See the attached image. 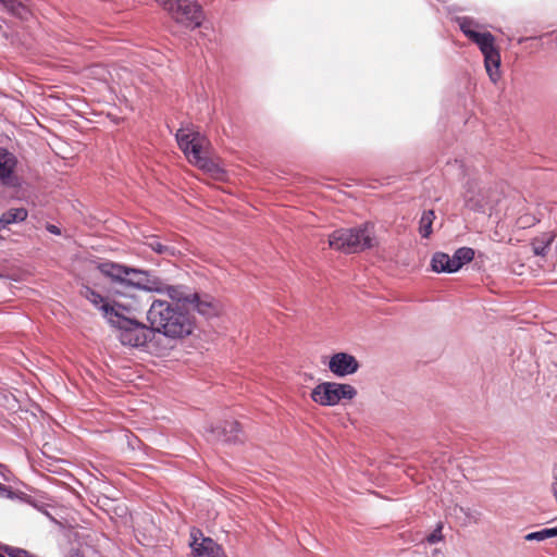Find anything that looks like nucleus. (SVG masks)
I'll return each mask as SVG.
<instances>
[{
  "mask_svg": "<svg viewBox=\"0 0 557 557\" xmlns=\"http://www.w3.org/2000/svg\"><path fill=\"white\" fill-rule=\"evenodd\" d=\"M149 299L138 293L122 296L115 306L104 308V318L117 331L120 342L125 346L143 347L151 338L152 330L136 319Z\"/></svg>",
  "mask_w": 557,
  "mask_h": 557,
  "instance_id": "nucleus-1",
  "label": "nucleus"
},
{
  "mask_svg": "<svg viewBox=\"0 0 557 557\" xmlns=\"http://www.w3.org/2000/svg\"><path fill=\"white\" fill-rule=\"evenodd\" d=\"M99 270L103 275H112L117 278H121V275L123 274H131L132 277H126L125 282L133 285L134 293H138L140 295L141 292H156L159 294H165L176 302H184L188 305L193 295L186 286L166 284L144 270L128 268L112 262L101 263L99 265Z\"/></svg>",
  "mask_w": 557,
  "mask_h": 557,
  "instance_id": "nucleus-2",
  "label": "nucleus"
},
{
  "mask_svg": "<svg viewBox=\"0 0 557 557\" xmlns=\"http://www.w3.org/2000/svg\"><path fill=\"white\" fill-rule=\"evenodd\" d=\"M153 331L171 338H182L193 332L194 323L187 312L166 300L154 299L147 311Z\"/></svg>",
  "mask_w": 557,
  "mask_h": 557,
  "instance_id": "nucleus-3",
  "label": "nucleus"
},
{
  "mask_svg": "<svg viewBox=\"0 0 557 557\" xmlns=\"http://www.w3.org/2000/svg\"><path fill=\"white\" fill-rule=\"evenodd\" d=\"M462 34L478 46L484 57V66L490 81L496 84L500 77V50L496 45V38L491 32H478L473 27L479 24L470 16H457L455 18Z\"/></svg>",
  "mask_w": 557,
  "mask_h": 557,
  "instance_id": "nucleus-4",
  "label": "nucleus"
},
{
  "mask_svg": "<svg viewBox=\"0 0 557 557\" xmlns=\"http://www.w3.org/2000/svg\"><path fill=\"white\" fill-rule=\"evenodd\" d=\"M374 244V227L370 223L334 231L329 237L330 247L345 253L359 252L373 247Z\"/></svg>",
  "mask_w": 557,
  "mask_h": 557,
  "instance_id": "nucleus-5",
  "label": "nucleus"
},
{
  "mask_svg": "<svg viewBox=\"0 0 557 557\" xmlns=\"http://www.w3.org/2000/svg\"><path fill=\"white\" fill-rule=\"evenodd\" d=\"M177 144L184 151L188 161L199 170L213 174H226L225 170L208 156L203 150L201 138L198 133L176 135Z\"/></svg>",
  "mask_w": 557,
  "mask_h": 557,
  "instance_id": "nucleus-6",
  "label": "nucleus"
},
{
  "mask_svg": "<svg viewBox=\"0 0 557 557\" xmlns=\"http://www.w3.org/2000/svg\"><path fill=\"white\" fill-rule=\"evenodd\" d=\"M162 5L177 23L189 29L200 27L205 18L202 7L196 0H166Z\"/></svg>",
  "mask_w": 557,
  "mask_h": 557,
  "instance_id": "nucleus-7",
  "label": "nucleus"
},
{
  "mask_svg": "<svg viewBox=\"0 0 557 557\" xmlns=\"http://www.w3.org/2000/svg\"><path fill=\"white\" fill-rule=\"evenodd\" d=\"M357 395L356 388L350 384L323 382L311 392V399L321 406H335L343 399H352Z\"/></svg>",
  "mask_w": 557,
  "mask_h": 557,
  "instance_id": "nucleus-8",
  "label": "nucleus"
},
{
  "mask_svg": "<svg viewBox=\"0 0 557 557\" xmlns=\"http://www.w3.org/2000/svg\"><path fill=\"white\" fill-rule=\"evenodd\" d=\"M108 277L112 278L113 283L115 284L113 287V299L112 301L106 300L100 294L95 292L94 289L86 287L84 292V296L99 310H101L102 314L104 315V308L107 307H113L115 306L116 301L122 296H132L134 294L133 285L128 284L126 281V277H132L131 274H123L121 275V278L114 277L112 275H107Z\"/></svg>",
  "mask_w": 557,
  "mask_h": 557,
  "instance_id": "nucleus-9",
  "label": "nucleus"
},
{
  "mask_svg": "<svg viewBox=\"0 0 557 557\" xmlns=\"http://www.w3.org/2000/svg\"><path fill=\"white\" fill-rule=\"evenodd\" d=\"M190 539L193 557H227L223 547L211 537L203 536L200 530L193 529Z\"/></svg>",
  "mask_w": 557,
  "mask_h": 557,
  "instance_id": "nucleus-10",
  "label": "nucleus"
},
{
  "mask_svg": "<svg viewBox=\"0 0 557 557\" xmlns=\"http://www.w3.org/2000/svg\"><path fill=\"white\" fill-rule=\"evenodd\" d=\"M329 370L337 377H345L355 374L359 369V362L350 354L336 352L330 357Z\"/></svg>",
  "mask_w": 557,
  "mask_h": 557,
  "instance_id": "nucleus-11",
  "label": "nucleus"
},
{
  "mask_svg": "<svg viewBox=\"0 0 557 557\" xmlns=\"http://www.w3.org/2000/svg\"><path fill=\"white\" fill-rule=\"evenodd\" d=\"M189 305L207 318L218 315L221 309L219 301L211 296H200L196 293H193Z\"/></svg>",
  "mask_w": 557,
  "mask_h": 557,
  "instance_id": "nucleus-12",
  "label": "nucleus"
},
{
  "mask_svg": "<svg viewBox=\"0 0 557 557\" xmlns=\"http://www.w3.org/2000/svg\"><path fill=\"white\" fill-rule=\"evenodd\" d=\"M210 432L215 438L224 442H235L239 438V424L236 421H226L223 428H211Z\"/></svg>",
  "mask_w": 557,
  "mask_h": 557,
  "instance_id": "nucleus-13",
  "label": "nucleus"
},
{
  "mask_svg": "<svg viewBox=\"0 0 557 557\" xmlns=\"http://www.w3.org/2000/svg\"><path fill=\"white\" fill-rule=\"evenodd\" d=\"M17 157L5 147H0V174H15Z\"/></svg>",
  "mask_w": 557,
  "mask_h": 557,
  "instance_id": "nucleus-14",
  "label": "nucleus"
},
{
  "mask_svg": "<svg viewBox=\"0 0 557 557\" xmlns=\"http://www.w3.org/2000/svg\"><path fill=\"white\" fill-rule=\"evenodd\" d=\"M554 239L555 234L552 232L543 233L535 237L531 243L534 255L545 257L548 253L549 247Z\"/></svg>",
  "mask_w": 557,
  "mask_h": 557,
  "instance_id": "nucleus-15",
  "label": "nucleus"
},
{
  "mask_svg": "<svg viewBox=\"0 0 557 557\" xmlns=\"http://www.w3.org/2000/svg\"><path fill=\"white\" fill-rule=\"evenodd\" d=\"M4 9L10 15L21 21H29L33 16V12L23 0H13Z\"/></svg>",
  "mask_w": 557,
  "mask_h": 557,
  "instance_id": "nucleus-16",
  "label": "nucleus"
},
{
  "mask_svg": "<svg viewBox=\"0 0 557 557\" xmlns=\"http://www.w3.org/2000/svg\"><path fill=\"white\" fill-rule=\"evenodd\" d=\"M451 256L444 252H436L432 257L431 265L434 272L454 273Z\"/></svg>",
  "mask_w": 557,
  "mask_h": 557,
  "instance_id": "nucleus-17",
  "label": "nucleus"
},
{
  "mask_svg": "<svg viewBox=\"0 0 557 557\" xmlns=\"http://www.w3.org/2000/svg\"><path fill=\"white\" fill-rule=\"evenodd\" d=\"M474 258V250L470 247L458 248L451 256L454 272H457L462 265L471 262Z\"/></svg>",
  "mask_w": 557,
  "mask_h": 557,
  "instance_id": "nucleus-18",
  "label": "nucleus"
},
{
  "mask_svg": "<svg viewBox=\"0 0 557 557\" xmlns=\"http://www.w3.org/2000/svg\"><path fill=\"white\" fill-rule=\"evenodd\" d=\"M434 219L435 213L433 210L423 211L419 221V233L423 238H428L432 234Z\"/></svg>",
  "mask_w": 557,
  "mask_h": 557,
  "instance_id": "nucleus-19",
  "label": "nucleus"
},
{
  "mask_svg": "<svg viewBox=\"0 0 557 557\" xmlns=\"http://www.w3.org/2000/svg\"><path fill=\"white\" fill-rule=\"evenodd\" d=\"M146 245L159 255L174 256L175 248L173 246L164 245L157 236H151L147 239Z\"/></svg>",
  "mask_w": 557,
  "mask_h": 557,
  "instance_id": "nucleus-20",
  "label": "nucleus"
},
{
  "mask_svg": "<svg viewBox=\"0 0 557 557\" xmlns=\"http://www.w3.org/2000/svg\"><path fill=\"white\" fill-rule=\"evenodd\" d=\"M557 536V525L555 528L543 529L536 532L528 533L524 536L525 541H544Z\"/></svg>",
  "mask_w": 557,
  "mask_h": 557,
  "instance_id": "nucleus-21",
  "label": "nucleus"
},
{
  "mask_svg": "<svg viewBox=\"0 0 557 557\" xmlns=\"http://www.w3.org/2000/svg\"><path fill=\"white\" fill-rule=\"evenodd\" d=\"M4 553L9 557H36L34 554L29 553L26 549L15 547V546H4L3 548Z\"/></svg>",
  "mask_w": 557,
  "mask_h": 557,
  "instance_id": "nucleus-22",
  "label": "nucleus"
},
{
  "mask_svg": "<svg viewBox=\"0 0 557 557\" xmlns=\"http://www.w3.org/2000/svg\"><path fill=\"white\" fill-rule=\"evenodd\" d=\"M443 524L440 522L437 523L436 528L433 530V532L426 537L428 543L435 544L443 540Z\"/></svg>",
  "mask_w": 557,
  "mask_h": 557,
  "instance_id": "nucleus-23",
  "label": "nucleus"
},
{
  "mask_svg": "<svg viewBox=\"0 0 557 557\" xmlns=\"http://www.w3.org/2000/svg\"><path fill=\"white\" fill-rule=\"evenodd\" d=\"M17 178V176H0V182L2 185H13L14 181Z\"/></svg>",
  "mask_w": 557,
  "mask_h": 557,
  "instance_id": "nucleus-24",
  "label": "nucleus"
},
{
  "mask_svg": "<svg viewBox=\"0 0 557 557\" xmlns=\"http://www.w3.org/2000/svg\"><path fill=\"white\" fill-rule=\"evenodd\" d=\"M46 230L53 235H61V230L53 224H47Z\"/></svg>",
  "mask_w": 557,
  "mask_h": 557,
  "instance_id": "nucleus-25",
  "label": "nucleus"
},
{
  "mask_svg": "<svg viewBox=\"0 0 557 557\" xmlns=\"http://www.w3.org/2000/svg\"><path fill=\"white\" fill-rule=\"evenodd\" d=\"M454 165L461 170L462 173H465L462 161L455 159Z\"/></svg>",
  "mask_w": 557,
  "mask_h": 557,
  "instance_id": "nucleus-26",
  "label": "nucleus"
},
{
  "mask_svg": "<svg viewBox=\"0 0 557 557\" xmlns=\"http://www.w3.org/2000/svg\"><path fill=\"white\" fill-rule=\"evenodd\" d=\"M157 2H160L161 4H163L164 2H166V0H156Z\"/></svg>",
  "mask_w": 557,
  "mask_h": 557,
  "instance_id": "nucleus-27",
  "label": "nucleus"
},
{
  "mask_svg": "<svg viewBox=\"0 0 557 557\" xmlns=\"http://www.w3.org/2000/svg\"><path fill=\"white\" fill-rule=\"evenodd\" d=\"M4 488H5V487H4V485H2V484L0 483V490H4Z\"/></svg>",
  "mask_w": 557,
  "mask_h": 557,
  "instance_id": "nucleus-28",
  "label": "nucleus"
},
{
  "mask_svg": "<svg viewBox=\"0 0 557 557\" xmlns=\"http://www.w3.org/2000/svg\"><path fill=\"white\" fill-rule=\"evenodd\" d=\"M76 557H82L78 553L76 554Z\"/></svg>",
  "mask_w": 557,
  "mask_h": 557,
  "instance_id": "nucleus-29",
  "label": "nucleus"
},
{
  "mask_svg": "<svg viewBox=\"0 0 557 557\" xmlns=\"http://www.w3.org/2000/svg\"><path fill=\"white\" fill-rule=\"evenodd\" d=\"M0 557H4L3 555H0Z\"/></svg>",
  "mask_w": 557,
  "mask_h": 557,
  "instance_id": "nucleus-30",
  "label": "nucleus"
}]
</instances>
